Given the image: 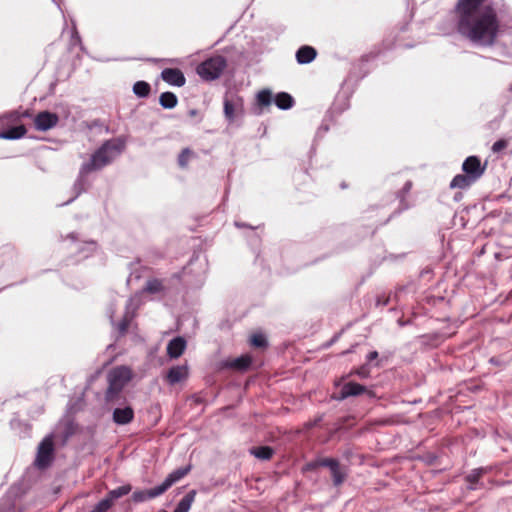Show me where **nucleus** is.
<instances>
[{
    "label": "nucleus",
    "instance_id": "obj_40",
    "mask_svg": "<svg viewBox=\"0 0 512 512\" xmlns=\"http://www.w3.org/2000/svg\"><path fill=\"white\" fill-rule=\"evenodd\" d=\"M509 91L512 92V83L509 86Z\"/></svg>",
    "mask_w": 512,
    "mask_h": 512
},
{
    "label": "nucleus",
    "instance_id": "obj_4",
    "mask_svg": "<svg viewBox=\"0 0 512 512\" xmlns=\"http://www.w3.org/2000/svg\"><path fill=\"white\" fill-rule=\"evenodd\" d=\"M190 471V466L181 467L171 472L164 482L148 490H137L132 494L134 502H144L164 494L173 484L184 478Z\"/></svg>",
    "mask_w": 512,
    "mask_h": 512
},
{
    "label": "nucleus",
    "instance_id": "obj_26",
    "mask_svg": "<svg viewBox=\"0 0 512 512\" xmlns=\"http://www.w3.org/2000/svg\"><path fill=\"white\" fill-rule=\"evenodd\" d=\"M275 104L277 105L278 108L286 110L290 109L293 106L294 100L290 94L286 92H281L276 95Z\"/></svg>",
    "mask_w": 512,
    "mask_h": 512
},
{
    "label": "nucleus",
    "instance_id": "obj_36",
    "mask_svg": "<svg viewBox=\"0 0 512 512\" xmlns=\"http://www.w3.org/2000/svg\"><path fill=\"white\" fill-rule=\"evenodd\" d=\"M28 116H30L28 111H25L22 114H19L17 111H15V112H12L11 114H9L8 118H9L10 121H16V120H19L22 117H28Z\"/></svg>",
    "mask_w": 512,
    "mask_h": 512
},
{
    "label": "nucleus",
    "instance_id": "obj_37",
    "mask_svg": "<svg viewBox=\"0 0 512 512\" xmlns=\"http://www.w3.org/2000/svg\"><path fill=\"white\" fill-rule=\"evenodd\" d=\"M320 467V465L318 464V460L316 461H313V462H310L306 465V469L307 470H314L316 468Z\"/></svg>",
    "mask_w": 512,
    "mask_h": 512
},
{
    "label": "nucleus",
    "instance_id": "obj_28",
    "mask_svg": "<svg viewBox=\"0 0 512 512\" xmlns=\"http://www.w3.org/2000/svg\"><path fill=\"white\" fill-rule=\"evenodd\" d=\"M251 454L261 460H270L274 454V450L270 446H259L252 448Z\"/></svg>",
    "mask_w": 512,
    "mask_h": 512
},
{
    "label": "nucleus",
    "instance_id": "obj_20",
    "mask_svg": "<svg viewBox=\"0 0 512 512\" xmlns=\"http://www.w3.org/2000/svg\"><path fill=\"white\" fill-rule=\"evenodd\" d=\"M256 103H257V106L260 109L258 112H256V114H261L262 113V108L268 107L272 103V93H271V91L268 90V89H263V90L259 91L257 93V96H256Z\"/></svg>",
    "mask_w": 512,
    "mask_h": 512
},
{
    "label": "nucleus",
    "instance_id": "obj_27",
    "mask_svg": "<svg viewBox=\"0 0 512 512\" xmlns=\"http://www.w3.org/2000/svg\"><path fill=\"white\" fill-rule=\"evenodd\" d=\"M134 318V313L129 310L127 307V310L125 314L123 315L120 322L117 324V330L121 336L125 335L130 327V324Z\"/></svg>",
    "mask_w": 512,
    "mask_h": 512
},
{
    "label": "nucleus",
    "instance_id": "obj_7",
    "mask_svg": "<svg viewBox=\"0 0 512 512\" xmlns=\"http://www.w3.org/2000/svg\"><path fill=\"white\" fill-rule=\"evenodd\" d=\"M485 169V165L481 164V160L477 156L467 157L462 164L463 172L471 176L476 181L482 177Z\"/></svg>",
    "mask_w": 512,
    "mask_h": 512
},
{
    "label": "nucleus",
    "instance_id": "obj_23",
    "mask_svg": "<svg viewBox=\"0 0 512 512\" xmlns=\"http://www.w3.org/2000/svg\"><path fill=\"white\" fill-rule=\"evenodd\" d=\"M131 490H132V486L130 484H126V485L120 486L116 489L109 491L105 498L107 500H110V504L113 506V503L116 499H119V498L129 494Z\"/></svg>",
    "mask_w": 512,
    "mask_h": 512
},
{
    "label": "nucleus",
    "instance_id": "obj_33",
    "mask_svg": "<svg viewBox=\"0 0 512 512\" xmlns=\"http://www.w3.org/2000/svg\"><path fill=\"white\" fill-rule=\"evenodd\" d=\"M318 464L320 467H328L331 470L332 467H336L339 464V461L334 458H321L318 459Z\"/></svg>",
    "mask_w": 512,
    "mask_h": 512
},
{
    "label": "nucleus",
    "instance_id": "obj_19",
    "mask_svg": "<svg viewBox=\"0 0 512 512\" xmlns=\"http://www.w3.org/2000/svg\"><path fill=\"white\" fill-rule=\"evenodd\" d=\"M26 133V127L24 125H18L1 132L0 138L14 140L22 138L23 136H25Z\"/></svg>",
    "mask_w": 512,
    "mask_h": 512
},
{
    "label": "nucleus",
    "instance_id": "obj_11",
    "mask_svg": "<svg viewBox=\"0 0 512 512\" xmlns=\"http://www.w3.org/2000/svg\"><path fill=\"white\" fill-rule=\"evenodd\" d=\"M189 373H188V367L187 365H177L171 367L166 376L165 380L170 384L174 385L176 383H179L185 379H187Z\"/></svg>",
    "mask_w": 512,
    "mask_h": 512
},
{
    "label": "nucleus",
    "instance_id": "obj_16",
    "mask_svg": "<svg viewBox=\"0 0 512 512\" xmlns=\"http://www.w3.org/2000/svg\"><path fill=\"white\" fill-rule=\"evenodd\" d=\"M252 356L249 354L241 355L240 357L227 361L225 367L231 368L236 371H247L252 364Z\"/></svg>",
    "mask_w": 512,
    "mask_h": 512
},
{
    "label": "nucleus",
    "instance_id": "obj_17",
    "mask_svg": "<svg viewBox=\"0 0 512 512\" xmlns=\"http://www.w3.org/2000/svg\"><path fill=\"white\" fill-rule=\"evenodd\" d=\"M316 56V49L309 45L301 46L296 52V60L299 64H309Z\"/></svg>",
    "mask_w": 512,
    "mask_h": 512
},
{
    "label": "nucleus",
    "instance_id": "obj_13",
    "mask_svg": "<svg viewBox=\"0 0 512 512\" xmlns=\"http://www.w3.org/2000/svg\"><path fill=\"white\" fill-rule=\"evenodd\" d=\"M243 106L242 98H225L224 100V114L229 121H233L236 116V112L241 110Z\"/></svg>",
    "mask_w": 512,
    "mask_h": 512
},
{
    "label": "nucleus",
    "instance_id": "obj_30",
    "mask_svg": "<svg viewBox=\"0 0 512 512\" xmlns=\"http://www.w3.org/2000/svg\"><path fill=\"white\" fill-rule=\"evenodd\" d=\"M332 474L333 484L340 486L346 479V473L341 469L340 463L330 470Z\"/></svg>",
    "mask_w": 512,
    "mask_h": 512
},
{
    "label": "nucleus",
    "instance_id": "obj_35",
    "mask_svg": "<svg viewBox=\"0 0 512 512\" xmlns=\"http://www.w3.org/2000/svg\"><path fill=\"white\" fill-rule=\"evenodd\" d=\"M369 373H370V371L366 366H361L360 368H358L354 371H351L349 375L356 374L361 378H367L369 376Z\"/></svg>",
    "mask_w": 512,
    "mask_h": 512
},
{
    "label": "nucleus",
    "instance_id": "obj_14",
    "mask_svg": "<svg viewBox=\"0 0 512 512\" xmlns=\"http://www.w3.org/2000/svg\"><path fill=\"white\" fill-rule=\"evenodd\" d=\"M489 471L488 468H477L471 471L468 475L465 476V481L468 483L469 490H475L477 488H483L484 485L480 483V479Z\"/></svg>",
    "mask_w": 512,
    "mask_h": 512
},
{
    "label": "nucleus",
    "instance_id": "obj_21",
    "mask_svg": "<svg viewBox=\"0 0 512 512\" xmlns=\"http://www.w3.org/2000/svg\"><path fill=\"white\" fill-rule=\"evenodd\" d=\"M165 290L164 281L158 278H150L147 280L143 289L144 292L149 294L161 293Z\"/></svg>",
    "mask_w": 512,
    "mask_h": 512
},
{
    "label": "nucleus",
    "instance_id": "obj_34",
    "mask_svg": "<svg viewBox=\"0 0 512 512\" xmlns=\"http://www.w3.org/2000/svg\"><path fill=\"white\" fill-rule=\"evenodd\" d=\"M508 146V141L506 139H499L492 145V151L494 153H499Z\"/></svg>",
    "mask_w": 512,
    "mask_h": 512
},
{
    "label": "nucleus",
    "instance_id": "obj_10",
    "mask_svg": "<svg viewBox=\"0 0 512 512\" xmlns=\"http://www.w3.org/2000/svg\"><path fill=\"white\" fill-rule=\"evenodd\" d=\"M367 392L370 396H373V392L372 391H367L366 387L359 384V383H356V382H347L345 383L341 390H340V393H339V396L336 397V399L338 400H344L348 397H351V396H358V395H361L363 393Z\"/></svg>",
    "mask_w": 512,
    "mask_h": 512
},
{
    "label": "nucleus",
    "instance_id": "obj_15",
    "mask_svg": "<svg viewBox=\"0 0 512 512\" xmlns=\"http://www.w3.org/2000/svg\"><path fill=\"white\" fill-rule=\"evenodd\" d=\"M134 419V410L132 407L127 406L124 408H116L113 411V421L118 425H125L132 422Z\"/></svg>",
    "mask_w": 512,
    "mask_h": 512
},
{
    "label": "nucleus",
    "instance_id": "obj_24",
    "mask_svg": "<svg viewBox=\"0 0 512 512\" xmlns=\"http://www.w3.org/2000/svg\"><path fill=\"white\" fill-rule=\"evenodd\" d=\"M196 491L192 490L188 492L178 503L174 512H188L194 502Z\"/></svg>",
    "mask_w": 512,
    "mask_h": 512
},
{
    "label": "nucleus",
    "instance_id": "obj_29",
    "mask_svg": "<svg viewBox=\"0 0 512 512\" xmlns=\"http://www.w3.org/2000/svg\"><path fill=\"white\" fill-rule=\"evenodd\" d=\"M195 157V153L190 148L182 149L178 156V165L185 169L188 166L189 161Z\"/></svg>",
    "mask_w": 512,
    "mask_h": 512
},
{
    "label": "nucleus",
    "instance_id": "obj_18",
    "mask_svg": "<svg viewBox=\"0 0 512 512\" xmlns=\"http://www.w3.org/2000/svg\"><path fill=\"white\" fill-rule=\"evenodd\" d=\"M475 182L476 180L466 173L458 174L451 180L449 187L451 189H467Z\"/></svg>",
    "mask_w": 512,
    "mask_h": 512
},
{
    "label": "nucleus",
    "instance_id": "obj_2",
    "mask_svg": "<svg viewBox=\"0 0 512 512\" xmlns=\"http://www.w3.org/2000/svg\"><path fill=\"white\" fill-rule=\"evenodd\" d=\"M124 142L120 139L106 140L80 168L81 175H88L110 165L123 151Z\"/></svg>",
    "mask_w": 512,
    "mask_h": 512
},
{
    "label": "nucleus",
    "instance_id": "obj_5",
    "mask_svg": "<svg viewBox=\"0 0 512 512\" xmlns=\"http://www.w3.org/2000/svg\"><path fill=\"white\" fill-rule=\"evenodd\" d=\"M226 59L222 56L211 57L197 67L198 75L207 81L217 79L226 68Z\"/></svg>",
    "mask_w": 512,
    "mask_h": 512
},
{
    "label": "nucleus",
    "instance_id": "obj_9",
    "mask_svg": "<svg viewBox=\"0 0 512 512\" xmlns=\"http://www.w3.org/2000/svg\"><path fill=\"white\" fill-rule=\"evenodd\" d=\"M161 78L169 85L182 87L186 83L183 72L178 68H165L161 72Z\"/></svg>",
    "mask_w": 512,
    "mask_h": 512
},
{
    "label": "nucleus",
    "instance_id": "obj_22",
    "mask_svg": "<svg viewBox=\"0 0 512 512\" xmlns=\"http://www.w3.org/2000/svg\"><path fill=\"white\" fill-rule=\"evenodd\" d=\"M159 104L164 109H173L178 104V98L173 92H163L159 96Z\"/></svg>",
    "mask_w": 512,
    "mask_h": 512
},
{
    "label": "nucleus",
    "instance_id": "obj_3",
    "mask_svg": "<svg viewBox=\"0 0 512 512\" xmlns=\"http://www.w3.org/2000/svg\"><path fill=\"white\" fill-rule=\"evenodd\" d=\"M133 371L126 365L116 366L107 375L108 387L105 391L106 403H115L120 400L125 386L132 380Z\"/></svg>",
    "mask_w": 512,
    "mask_h": 512
},
{
    "label": "nucleus",
    "instance_id": "obj_6",
    "mask_svg": "<svg viewBox=\"0 0 512 512\" xmlns=\"http://www.w3.org/2000/svg\"><path fill=\"white\" fill-rule=\"evenodd\" d=\"M54 458V443L52 438H44L38 446L35 466L39 469H45L50 466Z\"/></svg>",
    "mask_w": 512,
    "mask_h": 512
},
{
    "label": "nucleus",
    "instance_id": "obj_32",
    "mask_svg": "<svg viewBox=\"0 0 512 512\" xmlns=\"http://www.w3.org/2000/svg\"><path fill=\"white\" fill-rule=\"evenodd\" d=\"M111 507L110 500L104 498L98 502L90 512H107Z\"/></svg>",
    "mask_w": 512,
    "mask_h": 512
},
{
    "label": "nucleus",
    "instance_id": "obj_39",
    "mask_svg": "<svg viewBox=\"0 0 512 512\" xmlns=\"http://www.w3.org/2000/svg\"><path fill=\"white\" fill-rule=\"evenodd\" d=\"M188 115L190 117H197L199 115V111L197 109H191L188 111Z\"/></svg>",
    "mask_w": 512,
    "mask_h": 512
},
{
    "label": "nucleus",
    "instance_id": "obj_8",
    "mask_svg": "<svg viewBox=\"0 0 512 512\" xmlns=\"http://www.w3.org/2000/svg\"><path fill=\"white\" fill-rule=\"evenodd\" d=\"M58 121L59 117L57 114L49 111H42L39 112L34 118V125L37 130L47 131L55 127Z\"/></svg>",
    "mask_w": 512,
    "mask_h": 512
},
{
    "label": "nucleus",
    "instance_id": "obj_25",
    "mask_svg": "<svg viewBox=\"0 0 512 512\" xmlns=\"http://www.w3.org/2000/svg\"><path fill=\"white\" fill-rule=\"evenodd\" d=\"M133 93L139 98H147L151 93V85L146 81H137L133 85Z\"/></svg>",
    "mask_w": 512,
    "mask_h": 512
},
{
    "label": "nucleus",
    "instance_id": "obj_31",
    "mask_svg": "<svg viewBox=\"0 0 512 512\" xmlns=\"http://www.w3.org/2000/svg\"><path fill=\"white\" fill-rule=\"evenodd\" d=\"M250 345L255 348H265L267 347L268 343L263 334L256 333L250 337Z\"/></svg>",
    "mask_w": 512,
    "mask_h": 512
},
{
    "label": "nucleus",
    "instance_id": "obj_1",
    "mask_svg": "<svg viewBox=\"0 0 512 512\" xmlns=\"http://www.w3.org/2000/svg\"><path fill=\"white\" fill-rule=\"evenodd\" d=\"M486 0H458L454 14L459 34L474 43L492 46L498 36L499 20L495 9L484 6Z\"/></svg>",
    "mask_w": 512,
    "mask_h": 512
},
{
    "label": "nucleus",
    "instance_id": "obj_12",
    "mask_svg": "<svg viewBox=\"0 0 512 512\" xmlns=\"http://www.w3.org/2000/svg\"><path fill=\"white\" fill-rule=\"evenodd\" d=\"M186 349V340L183 337H176L169 341L167 345V355L171 359L179 358Z\"/></svg>",
    "mask_w": 512,
    "mask_h": 512
},
{
    "label": "nucleus",
    "instance_id": "obj_38",
    "mask_svg": "<svg viewBox=\"0 0 512 512\" xmlns=\"http://www.w3.org/2000/svg\"><path fill=\"white\" fill-rule=\"evenodd\" d=\"M378 357V352L377 351H372L368 354L367 356V360L368 361H372L374 359H376Z\"/></svg>",
    "mask_w": 512,
    "mask_h": 512
}]
</instances>
